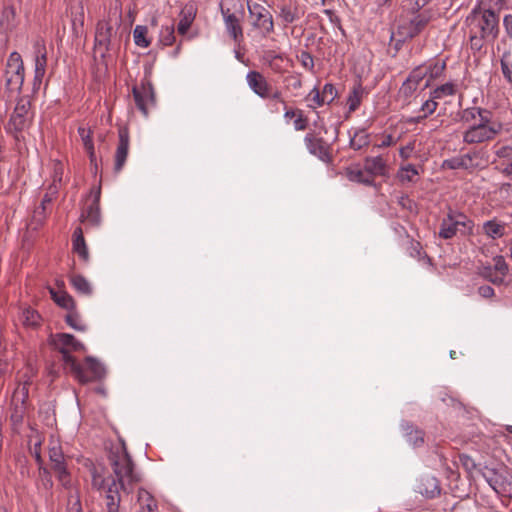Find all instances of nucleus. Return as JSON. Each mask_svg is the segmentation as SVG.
I'll list each match as a JSON object with an SVG mask.
<instances>
[{"label":"nucleus","mask_w":512,"mask_h":512,"mask_svg":"<svg viewBox=\"0 0 512 512\" xmlns=\"http://www.w3.org/2000/svg\"><path fill=\"white\" fill-rule=\"evenodd\" d=\"M112 473L105 475L102 470H91L92 488L104 495L107 512H119L122 495L132 493L141 482V475L124 443L111 449L108 456Z\"/></svg>","instance_id":"1"},{"label":"nucleus","mask_w":512,"mask_h":512,"mask_svg":"<svg viewBox=\"0 0 512 512\" xmlns=\"http://www.w3.org/2000/svg\"><path fill=\"white\" fill-rule=\"evenodd\" d=\"M464 25L471 49L479 52L486 42H493L498 37L499 15L491 9L476 6L467 15Z\"/></svg>","instance_id":"2"},{"label":"nucleus","mask_w":512,"mask_h":512,"mask_svg":"<svg viewBox=\"0 0 512 512\" xmlns=\"http://www.w3.org/2000/svg\"><path fill=\"white\" fill-rule=\"evenodd\" d=\"M34 112L28 95H19L16 98L15 107L5 125V130L12 135L16 141L23 139L22 133L27 130L33 121Z\"/></svg>","instance_id":"3"},{"label":"nucleus","mask_w":512,"mask_h":512,"mask_svg":"<svg viewBox=\"0 0 512 512\" xmlns=\"http://www.w3.org/2000/svg\"><path fill=\"white\" fill-rule=\"evenodd\" d=\"M65 368H68L80 383L94 382L105 376V368L96 358L88 356L80 364L71 354H65Z\"/></svg>","instance_id":"4"},{"label":"nucleus","mask_w":512,"mask_h":512,"mask_svg":"<svg viewBox=\"0 0 512 512\" xmlns=\"http://www.w3.org/2000/svg\"><path fill=\"white\" fill-rule=\"evenodd\" d=\"M503 130L500 121L493 116L471 124L463 132V142L468 145L482 144L494 140Z\"/></svg>","instance_id":"5"},{"label":"nucleus","mask_w":512,"mask_h":512,"mask_svg":"<svg viewBox=\"0 0 512 512\" xmlns=\"http://www.w3.org/2000/svg\"><path fill=\"white\" fill-rule=\"evenodd\" d=\"M474 222L464 213L449 209L442 219L439 229V237L445 240L451 239L460 233L463 236L473 234Z\"/></svg>","instance_id":"6"},{"label":"nucleus","mask_w":512,"mask_h":512,"mask_svg":"<svg viewBox=\"0 0 512 512\" xmlns=\"http://www.w3.org/2000/svg\"><path fill=\"white\" fill-rule=\"evenodd\" d=\"M221 14L224 19L225 28L235 41L243 38V30L240 24L241 16L244 13L243 4L240 0H222L220 3Z\"/></svg>","instance_id":"7"},{"label":"nucleus","mask_w":512,"mask_h":512,"mask_svg":"<svg viewBox=\"0 0 512 512\" xmlns=\"http://www.w3.org/2000/svg\"><path fill=\"white\" fill-rule=\"evenodd\" d=\"M25 79V67L21 55L14 51L6 62L4 70L5 89L21 93Z\"/></svg>","instance_id":"8"},{"label":"nucleus","mask_w":512,"mask_h":512,"mask_svg":"<svg viewBox=\"0 0 512 512\" xmlns=\"http://www.w3.org/2000/svg\"><path fill=\"white\" fill-rule=\"evenodd\" d=\"M247 6L252 25L265 34H271L274 31V21L269 9L257 2L248 1Z\"/></svg>","instance_id":"9"},{"label":"nucleus","mask_w":512,"mask_h":512,"mask_svg":"<svg viewBox=\"0 0 512 512\" xmlns=\"http://www.w3.org/2000/svg\"><path fill=\"white\" fill-rule=\"evenodd\" d=\"M49 459L52 462V469L55 472L58 481L65 489L71 487L70 473L67 470L62 447L54 442L49 447Z\"/></svg>","instance_id":"10"},{"label":"nucleus","mask_w":512,"mask_h":512,"mask_svg":"<svg viewBox=\"0 0 512 512\" xmlns=\"http://www.w3.org/2000/svg\"><path fill=\"white\" fill-rule=\"evenodd\" d=\"M34 77L32 82V93L39 91L47 67V49L44 41L38 40L34 43Z\"/></svg>","instance_id":"11"},{"label":"nucleus","mask_w":512,"mask_h":512,"mask_svg":"<svg viewBox=\"0 0 512 512\" xmlns=\"http://www.w3.org/2000/svg\"><path fill=\"white\" fill-rule=\"evenodd\" d=\"M133 97L137 108L147 117L149 108L156 105L155 91L150 81H143L139 86L132 89Z\"/></svg>","instance_id":"12"},{"label":"nucleus","mask_w":512,"mask_h":512,"mask_svg":"<svg viewBox=\"0 0 512 512\" xmlns=\"http://www.w3.org/2000/svg\"><path fill=\"white\" fill-rule=\"evenodd\" d=\"M277 8L284 26L299 21L305 14V6L299 0H281Z\"/></svg>","instance_id":"13"},{"label":"nucleus","mask_w":512,"mask_h":512,"mask_svg":"<svg viewBox=\"0 0 512 512\" xmlns=\"http://www.w3.org/2000/svg\"><path fill=\"white\" fill-rule=\"evenodd\" d=\"M304 144L309 153L325 163L332 162L330 145L314 133H307L304 137Z\"/></svg>","instance_id":"14"},{"label":"nucleus","mask_w":512,"mask_h":512,"mask_svg":"<svg viewBox=\"0 0 512 512\" xmlns=\"http://www.w3.org/2000/svg\"><path fill=\"white\" fill-rule=\"evenodd\" d=\"M130 147V135L126 126L118 128V144L114 154V172L120 173L125 166Z\"/></svg>","instance_id":"15"},{"label":"nucleus","mask_w":512,"mask_h":512,"mask_svg":"<svg viewBox=\"0 0 512 512\" xmlns=\"http://www.w3.org/2000/svg\"><path fill=\"white\" fill-rule=\"evenodd\" d=\"M414 490L427 499H433L441 493L440 482L431 474H423L417 478Z\"/></svg>","instance_id":"16"},{"label":"nucleus","mask_w":512,"mask_h":512,"mask_svg":"<svg viewBox=\"0 0 512 512\" xmlns=\"http://www.w3.org/2000/svg\"><path fill=\"white\" fill-rule=\"evenodd\" d=\"M93 199L86 207L83 209L80 220L81 222H86L92 226H98L101 222V214H100V196H101V188L97 187L92 190Z\"/></svg>","instance_id":"17"},{"label":"nucleus","mask_w":512,"mask_h":512,"mask_svg":"<svg viewBox=\"0 0 512 512\" xmlns=\"http://www.w3.org/2000/svg\"><path fill=\"white\" fill-rule=\"evenodd\" d=\"M246 81L249 88L260 98L267 99L271 85L267 79L258 71H249L246 75Z\"/></svg>","instance_id":"18"},{"label":"nucleus","mask_w":512,"mask_h":512,"mask_svg":"<svg viewBox=\"0 0 512 512\" xmlns=\"http://www.w3.org/2000/svg\"><path fill=\"white\" fill-rule=\"evenodd\" d=\"M54 345L59 350L62 356V361L65 364V354L69 353V348L75 351L84 350V345L76 340V338L72 334L68 333H58L54 337Z\"/></svg>","instance_id":"19"},{"label":"nucleus","mask_w":512,"mask_h":512,"mask_svg":"<svg viewBox=\"0 0 512 512\" xmlns=\"http://www.w3.org/2000/svg\"><path fill=\"white\" fill-rule=\"evenodd\" d=\"M112 33L113 27L109 21H99L96 27L95 44L99 47H103L104 50H108V46L111 42Z\"/></svg>","instance_id":"20"},{"label":"nucleus","mask_w":512,"mask_h":512,"mask_svg":"<svg viewBox=\"0 0 512 512\" xmlns=\"http://www.w3.org/2000/svg\"><path fill=\"white\" fill-rule=\"evenodd\" d=\"M475 154L467 153L450 159H446L443 162V167L457 170V169H472L474 168L473 159Z\"/></svg>","instance_id":"21"},{"label":"nucleus","mask_w":512,"mask_h":512,"mask_svg":"<svg viewBox=\"0 0 512 512\" xmlns=\"http://www.w3.org/2000/svg\"><path fill=\"white\" fill-rule=\"evenodd\" d=\"M493 116V113L482 107H469L462 111L461 120L465 123L470 122H481V120L487 119Z\"/></svg>","instance_id":"22"},{"label":"nucleus","mask_w":512,"mask_h":512,"mask_svg":"<svg viewBox=\"0 0 512 512\" xmlns=\"http://www.w3.org/2000/svg\"><path fill=\"white\" fill-rule=\"evenodd\" d=\"M404 436L409 444L418 447L424 444V432L410 422L402 423Z\"/></svg>","instance_id":"23"},{"label":"nucleus","mask_w":512,"mask_h":512,"mask_svg":"<svg viewBox=\"0 0 512 512\" xmlns=\"http://www.w3.org/2000/svg\"><path fill=\"white\" fill-rule=\"evenodd\" d=\"M78 134L82 140L83 146L88 153L90 164L97 168V158L94 149V143L92 139V131L89 128L79 127Z\"/></svg>","instance_id":"24"},{"label":"nucleus","mask_w":512,"mask_h":512,"mask_svg":"<svg viewBox=\"0 0 512 512\" xmlns=\"http://www.w3.org/2000/svg\"><path fill=\"white\" fill-rule=\"evenodd\" d=\"M51 298L61 308L67 310V312L76 308V303L73 297L64 290H56L53 288L49 289Z\"/></svg>","instance_id":"25"},{"label":"nucleus","mask_w":512,"mask_h":512,"mask_svg":"<svg viewBox=\"0 0 512 512\" xmlns=\"http://www.w3.org/2000/svg\"><path fill=\"white\" fill-rule=\"evenodd\" d=\"M419 172L415 165L413 164H403L399 167L396 179L400 184L406 185L410 183H416Z\"/></svg>","instance_id":"26"},{"label":"nucleus","mask_w":512,"mask_h":512,"mask_svg":"<svg viewBox=\"0 0 512 512\" xmlns=\"http://www.w3.org/2000/svg\"><path fill=\"white\" fill-rule=\"evenodd\" d=\"M196 16V9L193 5H186L180 12V20L178 23V33L184 35L191 27Z\"/></svg>","instance_id":"27"},{"label":"nucleus","mask_w":512,"mask_h":512,"mask_svg":"<svg viewBox=\"0 0 512 512\" xmlns=\"http://www.w3.org/2000/svg\"><path fill=\"white\" fill-rule=\"evenodd\" d=\"M17 26L16 10L13 6H4L0 17V28L5 32L14 30Z\"/></svg>","instance_id":"28"},{"label":"nucleus","mask_w":512,"mask_h":512,"mask_svg":"<svg viewBox=\"0 0 512 512\" xmlns=\"http://www.w3.org/2000/svg\"><path fill=\"white\" fill-rule=\"evenodd\" d=\"M73 251L84 261L88 262L89 253L88 248L83 236V231L80 227L76 228L73 233Z\"/></svg>","instance_id":"29"},{"label":"nucleus","mask_w":512,"mask_h":512,"mask_svg":"<svg viewBox=\"0 0 512 512\" xmlns=\"http://www.w3.org/2000/svg\"><path fill=\"white\" fill-rule=\"evenodd\" d=\"M364 169L372 175L382 176L386 172V162L381 156L367 157L364 162Z\"/></svg>","instance_id":"30"},{"label":"nucleus","mask_w":512,"mask_h":512,"mask_svg":"<svg viewBox=\"0 0 512 512\" xmlns=\"http://www.w3.org/2000/svg\"><path fill=\"white\" fill-rule=\"evenodd\" d=\"M138 502L140 504L139 511L155 512L158 509L157 501L153 495L144 488L138 490Z\"/></svg>","instance_id":"31"},{"label":"nucleus","mask_w":512,"mask_h":512,"mask_svg":"<svg viewBox=\"0 0 512 512\" xmlns=\"http://www.w3.org/2000/svg\"><path fill=\"white\" fill-rule=\"evenodd\" d=\"M483 232L493 240L501 238L505 234V224L498 222L496 219L488 220L483 223Z\"/></svg>","instance_id":"32"},{"label":"nucleus","mask_w":512,"mask_h":512,"mask_svg":"<svg viewBox=\"0 0 512 512\" xmlns=\"http://www.w3.org/2000/svg\"><path fill=\"white\" fill-rule=\"evenodd\" d=\"M445 68L446 63L444 61H435L426 65L428 80L425 84V88L430 86L431 81L440 78L443 75Z\"/></svg>","instance_id":"33"},{"label":"nucleus","mask_w":512,"mask_h":512,"mask_svg":"<svg viewBox=\"0 0 512 512\" xmlns=\"http://www.w3.org/2000/svg\"><path fill=\"white\" fill-rule=\"evenodd\" d=\"M20 320L25 327L35 328L40 325L41 316L32 308H25L21 313Z\"/></svg>","instance_id":"34"},{"label":"nucleus","mask_w":512,"mask_h":512,"mask_svg":"<svg viewBox=\"0 0 512 512\" xmlns=\"http://www.w3.org/2000/svg\"><path fill=\"white\" fill-rule=\"evenodd\" d=\"M70 282L73 288L80 294L90 296L92 294V287L88 280L82 275H72Z\"/></svg>","instance_id":"35"},{"label":"nucleus","mask_w":512,"mask_h":512,"mask_svg":"<svg viewBox=\"0 0 512 512\" xmlns=\"http://www.w3.org/2000/svg\"><path fill=\"white\" fill-rule=\"evenodd\" d=\"M64 319L67 325H69L72 329L79 332H84L86 330V325L76 308L67 312Z\"/></svg>","instance_id":"36"},{"label":"nucleus","mask_w":512,"mask_h":512,"mask_svg":"<svg viewBox=\"0 0 512 512\" xmlns=\"http://www.w3.org/2000/svg\"><path fill=\"white\" fill-rule=\"evenodd\" d=\"M63 175H64V165L61 161H54L53 162V174L52 179L53 183L50 186V190L52 193H56L58 189L62 186L63 182Z\"/></svg>","instance_id":"37"},{"label":"nucleus","mask_w":512,"mask_h":512,"mask_svg":"<svg viewBox=\"0 0 512 512\" xmlns=\"http://www.w3.org/2000/svg\"><path fill=\"white\" fill-rule=\"evenodd\" d=\"M148 28L143 25H137L133 31L134 42L137 46L147 48L151 44V40L147 36Z\"/></svg>","instance_id":"38"},{"label":"nucleus","mask_w":512,"mask_h":512,"mask_svg":"<svg viewBox=\"0 0 512 512\" xmlns=\"http://www.w3.org/2000/svg\"><path fill=\"white\" fill-rule=\"evenodd\" d=\"M503 77L512 84V51H505L500 58Z\"/></svg>","instance_id":"39"},{"label":"nucleus","mask_w":512,"mask_h":512,"mask_svg":"<svg viewBox=\"0 0 512 512\" xmlns=\"http://www.w3.org/2000/svg\"><path fill=\"white\" fill-rule=\"evenodd\" d=\"M370 142L369 134L365 129H359L355 132L354 136L350 140V146L355 150L367 146Z\"/></svg>","instance_id":"40"},{"label":"nucleus","mask_w":512,"mask_h":512,"mask_svg":"<svg viewBox=\"0 0 512 512\" xmlns=\"http://www.w3.org/2000/svg\"><path fill=\"white\" fill-rule=\"evenodd\" d=\"M482 477L489 484V486L498 492V487L501 485V476L494 469H482L480 471Z\"/></svg>","instance_id":"41"},{"label":"nucleus","mask_w":512,"mask_h":512,"mask_svg":"<svg viewBox=\"0 0 512 512\" xmlns=\"http://www.w3.org/2000/svg\"><path fill=\"white\" fill-rule=\"evenodd\" d=\"M456 93V86L455 84L448 82L443 85H440L436 87L434 90L430 92L432 95V98L442 99L446 96H452Z\"/></svg>","instance_id":"42"},{"label":"nucleus","mask_w":512,"mask_h":512,"mask_svg":"<svg viewBox=\"0 0 512 512\" xmlns=\"http://www.w3.org/2000/svg\"><path fill=\"white\" fill-rule=\"evenodd\" d=\"M431 16L428 12H423L415 15L411 20L410 23L413 26L414 33H421L423 29L427 26V24L430 22Z\"/></svg>","instance_id":"43"},{"label":"nucleus","mask_w":512,"mask_h":512,"mask_svg":"<svg viewBox=\"0 0 512 512\" xmlns=\"http://www.w3.org/2000/svg\"><path fill=\"white\" fill-rule=\"evenodd\" d=\"M28 385L29 382L26 381L24 384L19 385L12 396V403L25 406L26 400L28 399Z\"/></svg>","instance_id":"44"},{"label":"nucleus","mask_w":512,"mask_h":512,"mask_svg":"<svg viewBox=\"0 0 512 512\" xmlns=\"http://www.w3.org/2000/svg\"><path fill=\"white\" fill-rule=\"evenodd\" d=\"M362 101V88L360 85L353 88V90L349 93L347 104L350 111H355L358 109Z\"/></svg>","instance_id":"45"},{"label":"nucleus","mask_w":512,"mask_h":512,"mask_svg":"<svg viewBox=\"0 0 512 512\" xmlns=\"http://www.w3.org/2000/svg\"><path fill=\"white\" fill-rule=\"evenodd\" d=\"M497 275H501V279L504 281V278L508 274V264L505 261L503 256H496L493 258V265L491 266Z\"/></svg>","instance_id":"46"},{"label":"nucleus","mask_w":512,"mask_h":512,"mask_svg":"<svg viewBox=\"0 0 512 512\" xmlns=\"http://www.w3.org/2000/svg\"><path fill=\"white\" fill-rule=\"evenodd\" d=\"M427 77V69L426 65H419L418 67L414 68L407 79L412 82L417 87L419 86L420 82Z\"/></svg>","instance_id":"47"},{"label":"nucleus","mask_w":512,"mask_h":512,"mask_svg":"<svg viewBox=\"0 0 512 512\" xmlns=\"http://www.w3.org/2000/svg\"><path fill=\"white\" fill-rule=\"evenodd\" d=\"M175 30L173 25L165 26L161 28L159 41L164 46H170L175 41Z\"/></svg>","instance_id":"48"},{"label":"nucleus","mask_w":512,"mask_h":512,"mask_svg":"<svg viewBox=\"0 0 512 512\" xmlns=\"http://www.w3.org/2000/svg\"><path fill=\"white\" fill-rule=\"evenodd\" d=\"M307 100L312 102L310 104H308V106L312 109H315L317 107H321L325 104H327L325 101H324V98L323 96L321 95V91L319 89H317L316 87L313 88L310 93L308 94L307 96Z\"/></svg>","instance_id":"49"},{"label":"nucleus","mask_w":512,"mask_h":512,"mask_svg":"<svg viewBox=\"0 0 512 512\" xmlns=\"http://www.w3.org/2000/svg\"><path fill=\"white\" fill-rule=\"evenodd\" d=\"M321 95L323 96L324 101L327 104H330L335 100V98L338 95V92L333 84L326 83L321 90Z\"/></svg>","instance_id":"50"},{"label":"nucleus","mask_w":512,"mask_h":512,"mask_svg":"<svg viewBox=\"0 0 512 512\" xmlns=\"http://www.w3.org/2000/svg\"><path fill=\"white\" fill-rule=\"evenodd\" d=\"M481 275L495 285H501L504 283L501 279V275H497L490 266L483 267Z\"/></svg>","instance_id":"51"},{"label":"nucleus","mask_w":512,"mask_h":512,"mask_svg":"<svg viewBox=\"0 0 512 512\" xmlns=\"http://www.w3.org/2000/svg\"><path fill=\"white\" fill-rule=\"evenodd\" d=\"M84 25V9L81 4L77 7V11L72 13V28L75 32H78V28H82Z\"/></svg>","instance_id":"52"},{"label":"nucleus","mask_w":512,"mask_h":512,"mask_svg":"<svg viewBox=\"0 0 512 512\" xmlns=\"http://www.w3.org/2000/svg\"><path fill=\"white\" fill-rule=\"evenodd\" d=\"M348 178L351 181H356V182L363 183V184H366V185H370L372 183V179L369 178V177H366L365 173L362 170H360V169L349 170L348 171Z\"/></svg>","instance_id":"53"},{"label":"nucleus","mask_w":512,"mask_h":512,"mask_svg":"<svg viewBox=\"0 0 512 512\" xmlns=\"http://www.w3.org/2000/svg\"><path fill=\"white\" fill-rule=\"evenodd\" d=\"M417 88L416 85L406 79L399 89V95L407 100L413 95Z\"/></svg>","instance_id":"54"},{"label":"nucleus","mask_w":512,"mask_h":512,"mask_svg":"<svg viewBox=\"0 0 512 512\" xmlns=\"http://www.w3.org/2000/svg\"><path fill=\"white\" fill-rule=\"evenodd\" d=\"M294 129L296 131H303L306 130L308 127V118L304 115L303 110H298L297 116H295L294 120Z\"/></svg>","instance_id":"55"},{"label":"nucleus","mask_w":512,"mask_h":512,"mask_svg":"<svg viewBox=\"0 0 512 512\" xmlns=\"http://www.w3.org/2000/svg\"><path fill=\"white\" fill-rule=\"evenodd\" d=\"M39 476L45 489H51L53 487L51 473L46 467H39Z\"/></svg>","instance_id":"56"},{"label":"nucleus","mask_w":512,"mask_h":512,"mask_svg":"<svg viewBox=\"0 0 512 512\" xmlns=\"http://www.w3.org/2000/svg\"><path fill=\"white\" fill-rule=\"evenodd\" d=\"M437 107L438 103L436 99L432 98V95L430 94V98L422 104L420 111L429 116L436 111Z\"/></svg>","instance_id":"57"},{"label":"nucleus","mask_w":512,"mask_h":512,"mask_svg":"<svg viewBox=\"0 0 512 512\" xmlns=\"http://www.w3.org/2000/svg\"><path fill=\"white\" fill-rule=\"evenodd\" d=\"M67 512H82L80 497L77 493L69 496Z\"/></svg>","instance_id":"58"},{"label":"nucleus","mask_w":512,"mask_h":512,"mask_svg":"<svg viewBox=\"0 0 512 512\" xmlns=\"http://www.w3.org/2000/svg\"><path fill=\"white\" fill-rule=\"evenodd\" d=\"M494 148L497 157L512 161V146H495Z\"/></svg>","instance_id":"59"},{"label":"nucleus","mask_w":512,"mask_h":512,"mask_svg":"<svg viewBox=\"0 0 512 512\" xmlns=\"http://www.w3.org/2000/svg\"><path fill=\"white\" fill-rule=\"evenodd\" d=\"M459 461H460L461 465L464 467V469L468 472H470L476 468L475 461L469 455H466V454L459 455Z\"/></svg>","instance_id":"60"},{"label":"nucleus","mask_w":512,"mask_h":512,"mask_svg":"<svg viewBox=\"0 0 512 512\" xmlns=\"http://www.w3.org/2000/svg\"><path fill=\"white\" fill-rule=\"evenodd\" d=\"M299 60L304 68L312 70L314 67V59L310 53L303 51L299 56Z\"/></svg>","instance_id":"61"},{"label":"nucleus","mask_w":512,"mask_h":512,"mask_svg":"<svg viewBox=\"0 0 512 512\" xmlns=\"http://www.w3.org/2000/svg\"><path fill=\"white\" fill-rule=\"evenodd\" d=\"M413 26L410 23V21L407 24H403L399 27V34L402 35L405 39L409 38L412 39L415 36H417L419 33H414Z\"/></svg>","instance_id":"62"},{"label":"nucleus","mask_w":512,"mask_h":512,"mask_svg":"<svg viewBox=\"0 0 512 512\" xmlns=\"http://www.w3.org/2000/svg\"><path fill=\"white\" fill-rule=\"evenodd\" d=\"M263 58L268 65L273 62H283V56L273 50L266 51Z\"/></svg>","instance_id":"63"},{"label":"nucleus","mask_w":512,"mask_h":512,"mask_svg":"<svg viewBox=\"0 0 512 512\" xmlns=\"http://www.w3.org/2000/svg\"><path fill=\"white\" fill-rule=\"evenodd\" d=\"M503 26L507 35L512 38V14H507L503 18Z\"/></svg>","instance_id":"64"}]
</instances>
